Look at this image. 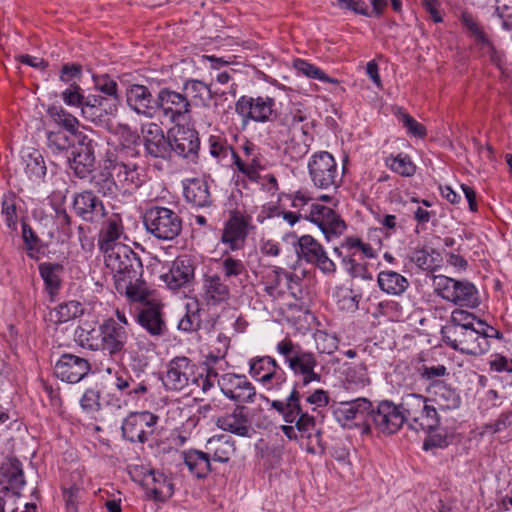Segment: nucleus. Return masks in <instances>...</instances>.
<instances>
[{"instance_id": "nucleus-1", "label": "nucleus", "mask_w": 512, "mask_h": 512, "mask_svg": "<svg viewBox=\"0 0 512 512\" xmlns=\"http://www.w3.org/2000/svg\"><path fill=\"white\" fill-rule=\"evenodd\" d=\"M276 351L284 357L293 374L301 377L303 386L321 381V375L315 371L318 362L314 353L302 349L299 344L288 338L277 343Z\"/></svg>"}, {"instance_id": "nucleus-2", "label": "nucleus", "mask_w": 512, "mask_h": 512, "mask_svg": "<svg viewBox=\"0 0 512 512\" xmlns=\"http://www.w3.org/2000/svg\"><path fill=\"white\" fill-rule=\"evenodd\" d=\"M143 224L148 233L158 240L171 241L182 230V219L172 209L162 206L148 208L143 216Z\"/></svg>"}, {"instance_id": "nucleus-3", "label": "nucleus", "mask_w": 512, "mask_h": 512, "mask_svg": "<svg viewBox=\"0 0 512 512\" xmlns=\"http://www.w3.org/2000/svg\"><path fill=\"white\" fill-rule=\"evenodd\" d=\"M249 375L267 392L279 396L287 387V377L271 356H256L249 360Z\"/></svg>"}, {"instance_id": "nucleus-4", "label": "nucleus", "mask_w": 512, "mask_h": 512, "mask_svg": "<svg viewBox=\"0 0 512 512\" xmlns=\"http://www.w3.org/2000/svg\"><path fill=\"white\" fill-rule=\"evenodd\" d=\"M107 269L113 275L115 284L134 279L143 274V266L138 255L128 245H118L102 252Z\"/></svg>"}, {"instance_id": "nucleus-5", "label": "nucleus", "mask_w": 512, "mask_h": 512, "mask_svg": "<svg viewBox=\"0 0 512 512\" xmlns=\"http://www.w3.org/2000/svg\"><path fill=\"white\" fill-rule=\"evenodd\" d=\"M282 126L288 135H283L279 140L286 144L285 150L290 152L292 157L301 158L309 148V123L306 115L299 109L292 110L283 117Z\"/></svg>"}, {"instance_id": "nucleus-6", "label": "nucleus", "mask_w": 512, "mask_h": 512, "mask_svg": "<svg viewBox=\"0 0 512 512\" xmlns=\"http://www.w3.org/2000/svg\"><path fill=\"white\" fill-rule=\"evenodd\" d=\"M128 331L123 324L115 322L114 318H108L102 322L101 352L106 362L100 361L99 371L112 372L111 364L123 352L128 341Z\"/></svg>"}, {"instance_id": "nucleus-7", "label": "nucleus", "mask_w": 512, "mask_h": 512, "mask_svg": "<svg viewBox=\"0 0 512 512\" xmlns=\"http://www.w3.org/2000/svg\"><path fill=\"white\" fill-rule=\"evenodd\" d=\"M308 171L314 186L319 189H336L341 181L337 163L327 151L312 155L308 162Z\"/></svg>"}, {"instance_id": "nucleus-8", "label": "nucleus", "mask_w": 512, "mask_h": 512, "mask_svg": "<svg viewBox=\"0 0 512 512\" xmlns=\"http://www.w3.org/2000/svg\"><path fill=\"white\" fill-rule=\"evenodd\" d=\"M443 341L452 349L472 356H481L490 348L487 333L479 323L475 327L463 331L460 328L452 335L443 338Z\"/></svg>"}, {"instance_id": "nucleus-9", "label": "nucleus", "mask_w": 512, "mask_h": 512, "mask_svg": "<svg viewBox=\"0 0 512 512\" xmlns=\"http://www.w3.org/2000/svg\"><path fill=\"white\" fill-rule=\"evenodd\" d=\"M125 150L119 151L115 158H108L105 169L111 172L119 189L132 192L143 183L138 164L124 157Z\"/></svg>"}, {"instance_id": "nucleus-10", "label": "nucleus", "mask_w": 512, "mask_h": 512, "mask_svg": "<svg viewBox=\"0 0 512 512\" xmlns=\"http://www.w3.org/2000/svg\"><path fill=\"white\" fill-rule=\"evenodd\" d=\"M295 251L300 260L314 265L325 275H334L337 267L329 258L324 247L311 235H303L295 244Z\"/></svg>"}, {"instance_id": "nucleus-11", "label": "nucleus", "mask_w": 512, "mask_h": 512, "mask_svg": "<svg viewBox=\"0 0 512 512\" xmlns=\"http://www.w3.org/2000/svg\"><path fill=\"white\" fill-rule=\"evenodd\" d=\"M196 364L187 357H175L167 366L164 385L167 389L182 391L190 386L196 388Z\"/></svg>"}, {"instance_id": "nucleus-12", "label": "nucleus", "mask_w": 512, "mask_h": 512, "mask_svg": "<svg viewBox=\"0 0 512 512\" xmlns=\"http://www.w3.org/2000/svg\"><path fill=\"white\" fill-rule=\"evenodd\" d=\"M218 386L225 397L236 403H253L257 397L256 388L244 374H222Z\"/></svg>"}, {"instance_id": "nucleus-13", "label": "nucleus", "mask_w": 512, "mask_h": 512, "mask_svg": "<svg viewBox=\"0 0 512 512\" xmlns=\"http://www.w3.org/2000/svg\"><path fill=\"white\" fill-rule=\"evenodd\" d=\"M275 106L274 98L268 96H241L235 104V110L244 121L267 122L276 116Z\"/></svg>"}, {"instance_id": "nucleus-14", "label": "nucleus", "mask_w": 512, "mask_h": 512, "mask_svg": "<svg viewBox=\"0 0 512 512\" xmlns=\"http://www.w3.org/2000/svg\"><path fill=\"white\" fill-rule=\"evenodd\" d=\"M158 417L151 412L130 413L122 423V434L125 439L135 443H144L154 433Z\"/></svg>"}, {"instance_id": "nucleus-15", "label": "nucleus", "mask_w": 512, "mask_h": 512, "mask_svg": "<svg viewBox=\"0 0 512 512\" xmlns=\"http://www.w3.org/2000/svg\"><path fill=\"white\" fill-rule=\"evenodd\" d=\"M305 218L318 226L328 242L338 238L346 230V224L341 217L332 208L321 204H312Z\"/></svg>"}, {"instance_id": "nucleus-16", "label": "nucleus", "mask_w": 512, "mask_h": 512, "mask_svg": "<svg viewBox=\"0 0 512 512\" xmlns=\"http://www.w3.org/2000/svg\"><path fill=\"white\" fill-rule=\"evenodd\" d=\"M404 413L400 405L392 401H381L377 409H370V417L375 427L386 434L396 433L404 424Z\"/></svg>"}, {"instance_id": "nucleus-17", "label": "nucleus", "mask_w": 512, "mask_h": 512, "mask_svg": "<svg viewBox=\"0 0 512 512\" xmlns=\"http://www.w3.org/2000/svg\"><path fill=\"white\" fill-rule=\"evenodd\" d=\"M142 142L146 155L168 159L172 154L170 138L164 135L162 128L156 123H146L141 126Z\"/></svg>"}, {"instance_id": "nucleus-18", "label": "nucleus", "mask_w": 512, "mask_h": 512, "mask_svg": "<svg viewBox=\"0 0 512 512\" xmlns=\"http://www.w3.org/2000/svg\"><path fill=\"white\" fill-rule=\"evenodd\" d=\"M243 157L237 153L232 154L233 164L237 171L251 182L258 183L261 179L260 172L264 170L263 156L259 148L251 142L246 141L243 146Z\"/></svg>"}, {"instance_id": "nucleus-19", "label": "nucleus", "mask_w": 512, "mask_h": 512, "mask_svg": "<svg viewBox=\"0 0 512 512\" xmlns=\"http://www.w3.org/2000/svg\"><path fill=\"white\" fill-rule=\"evenodd\" d=\"M160 109L165 118L171 122L183 119L190 112V102L186 95L163 88L157 96V110Z\"/></svg>"}, {"instance_id": "nucleus-20", "label": "nucleus", "mask_w": 512, "mask_h": 512, "mask_svg": "<svg viewBox=\"0 0 512 512\" xmlns=\"http://www.w3.org/2000/svg\"><path fill=\"white\" fill-rule=\"evenodd\" d=\"M90 364L84 358L63 354L54 365V374L63 382L77 383L89 372Z\"/></svg>"}, {"instance_id": "nucleus-21", "label": "nucleus", "mask_w": 512, "mask_h": 512, "mask_svg": "<svg viewBox=\"0 0 512 512\" xmlns=\"http://www.w3.org/2000/svg\"><path fill=\"white\" fill-rule=\"evenodd\" d=\"M170 134L172 152L190 160L197 157L200 141L196 130L185 126H176L170 130Z\"/></svg>"}, {"instance_id": "nucleus-22", "label": "nucleus", "mask_w": 512, "mask_h": 512, "mask_svg": "<svg viewBox=\"0 0 512 512\" xmlns=\"http://www.w3.org/2000/svg\"><path fill=\"white\" fill-rule=\"evenodd\" d=\"M118 107V104L100 97V94H88L81 115L92 123L103 125L117 114Z\"/></svg>"}, {"instance_id": "nucleus-23", "label": "nucleus", "mask_w": 512, "mask_h": 512, "mask_svg": "<svg viewBox=\"0 0 512 512\" xmlns=\"http://www.w3.org/2000/svg\"><path fill=\"white\" fill-rule=\"evenodd\" d=\"M372 403L367 398H356L350 401H341L334 409L336 420L343 427H351L356 420H363L370 415Z\"/></svg>"}, {"instance_id": "nucleus-24", "label": "nucleus", "mask_w": 512, "mask_h": 512, "mask_svg": "<svg viewBox=\"0 0 512 512\" xmlns=\"http://www.w3.org/2000/svg\"><path fill=\"white\" fill-rule=\"evenodd\" d=\"M127 105L137 114L153 118L157 112V101L153 100L150 90L139 84H133L126 90Z\"/></svg>"}, {"instance_id": "nucleus-25", "label": "nucleus", "mask_w": 512, "mask_h": 512, "mask_svg": "<svg viewBox=\"0 0 512 512\" xmlns=\"http://www.w3.org/2000/svg\"><path fill=\"white\" fill-rule=\"evenodd\" d=\"M216 426L240 437H249L253 430L247 409L243 405H237L232 412L220 416L216 420Z\"/></svg>"}, {"instance_id": "nucleus-26", "label": "nucleus", "mask_w": 512, "mask_h": 512, "mask_svg": "<svg viewBox=\"0 0 512 512\" xmlns=\"http://www.w3.org/2000/svg\"><path fill=\"white\" fill-rule=\"evenodd\" d=\"M79 146L70 161V167L80 178H85L95 164L94 143L86 135L78 136Z\"/></svg>"}, {"instance_id": "nucleus-27", "label": "nucleus", "mask_w": 512, "mask_h": 512, "mask_svg": "<svg viewBox=\"0 0 512 512\" xmlns=\"http://www.w3.org/2000/svg\"><path fill=\"white\" fill-rule=\"evenodd\" d=\"M427 393L429 401L436 406L438 413L439 411L455 410L461 404V398L456 390L442 381L430 383Z\"/></svg>"}, {"instance_id": "nucleus-28", "label": "nucleus", "mask_w": 512, "mask_h": 512, "mask_svg": "<svg viewBox=\"0 0 512 512\" xmlns=\"http://www.w3.org/2000/svg\"><path fill=\"white\" fill-rule=\"evenodd\" d=\"M202 296L207 305H220L230 299V288L220 274H205L202 280Z\"/></svg>"}, {"instance_id": "nucleus-29", "label": "nucleus", "mask_w": 512, "mask_h": 512, "mask_svg": "<svg viewBox=\"0 0 512 512\" xmlns=\"http://www.w3.org/2000/svg\"><path fill=\"white\" fill-rule=\"evenodd\" d=\"M73 208L76 214L87 222H97L106 216L102 201L90 191L78 194L74 198Z\"/></svg>"}, {"instance_id": "nucleus-30", "label": "nucleus", "mask_w": 512, "mask_h": 512, "mask_svg": "<svg viewBox=\"0 0 512 512\" xmlns=\"http://www.w3.org/2000/svg\"><path fill=\"white\" fill-rule=\"evenodd\" d=\"M123 234L124 229L120 215L117 213L106 215L105 220L102 223L98 239V245L101 252L115 248L118 245H124L120 242Z\"/></svg>"}, {"instance_id": "nucleus-31", "label": "nucleus", "mask_w": 512, "mask_h": 512, "mask_svg": "<svg viewBox=\"0 0 512 512\" xmlns=\"http://www.w3.org/2000/svg\"><path fill=\"white\" fill-rule=\"evenodd\" d=\"M167 287L179 290L188 286L194 279V267L190 260L177 258L172 262L169 271L161 276Z\"/></svg>"}, {"instance_id": "nucleus-32", "label": "nucleus", "mask_w": 512, "mask_h": 512, "mask_svg": "<svg viewBox=\"0 0 512 512\" xmlns=\"http://www.w3.org/2000/svg\"><path fill=\"white\" fill-rule=\"evenodd\" d=\"M247 235V221L242 216L233 215L226 222L220 240L230 251H237L244 247Z\"/></svg>"}, {"instance_id": "nucleus-33", "label": "nucleus", "mask_w": 512, "mask_h": 512, "mask_svg": "<svg viewBox=\"0 0 512 512\" xmlns=\"http://www.w3.org/2000/svg\"><path fill=\"white\" fill-rule=\"evenodd\" d=\"M293 280V275L282 268L268 270L262 280L265 293L273 300L282 298Z\"/></svg>"}, {"instance_id": "nucleus-34", "label": "nucleus", "mask_w": 512, "mask_h": 512, "mask_svg": "<svg viewBox=\"0 0 512 512\" xmlns=\"http://www.w3.org/2000/svg\"><path fill=\"white\" fill-rule=\"evenodd\" d=\"M138 323L151 335L160 336L166 331L161 307L158 304L148 302L138 314Z\"/></svg>"}, {"instance_id": "nucleus-35", "label": "nucleus", "mask_w": 512, "mask_h": 512, "mask_svg": "<svg viewBox=\"0 0 512 512\" xmlns=\"http://www.w3.org/2000/svg\"><path fill=\"white\" fill-rule=\"evenodd\" d=\"M283 391H288L283 400H273L271 407L274 408L284 419L286 423H293L296 417L303 410L300 404V393L296 387H287Z\"/></svg>"}, {"instance_id": "nucleus-36", "label": "nucleus", "mask_w": 512, "mask_h": 512, "mask_svg": "<svg viewBox=\"0 0 512 512\" xmlns=\"http://www.w3.org/2000/svg\"><path fill=\"white\" fill-rule=\"evenodd\" d=\"M205 449L210 460L227 463L234 455L235 441L227 435H215L206 442Z\"/></svg>"}, {"instance_id": "nucleus-37", "label": "nucleus", "mask_w": 512, "mask_h": 512, "mask_svg": "<svg viewBox=\"0 0 512 512\" xmlns=\"http://www.w3.org/2000/svg\"><path fill=\"white\" fill-rule=\"evenodd\" d=\"M144 483L155 500L163 501L173 495V484L159 471L149 470L144 475Z\"/></svg>"}, {"instance_id": "nucleus-38", "label": "nucleus", "mask_w": 512, "mask_h": 512, "mask_svg": "<svg viewBox=\"0 0 512 512\" xmlns=\"http://www.w3.org/2000/svg\"><path fill=\"white\" fill-rule=\"evenodd\" d=\"M117 292L121 295H125L131 302H150L149 290L146 282L142 279V276H138L134 279H127L119 281L115 284Z\"/></svg>"}, {"instance_id": "nucleus-39", "label": "nucleus", "mask_w": 512, "mask_h": 512, "mask_svg": "<svg viewBox=\"0 0 512 512\" xmlns=\"http://www.w3.org/2000/svg\"><path fill=\"white\" fill-rule=\"evenodd\" d=\"M75 341L84 349L101 352L102 323L96 328L84 322L75 330Z\"/></svg>"}, {"instance_id": "nucleus-40", "label": "nucleus", "mask_w": 512, "mask_h": 512, "mask_svg": "<svg viewBox=\"0 0 512 512\" xmlns=\"http://www.w3.org/2000/svg\"><path fill=\"white\" fill-rule=\"evenodd\" d=\"M377 283L381 291L394 296L402 295L409 287L407 278L393 270L381 271Z\"/></svg>"}, {"instance_id": "nucleus-41", "label": "nucleus", "mask_w": 512, "mask_h": 512, "mask_svg": "<svg viewBox=\"0 0 512 512\" xmlns=\"http://www.w3.org/2000/svg\"><path fill=\"white\" fill-rule=\"evenodd\" d=\"M185 465L197 478H205L211 472V460L207 452L190 449L182 452Z\"/></svg>"}, {"instance_id": "nucleus-42", "label": "nucleus", "mask_w": 512, "mask_h": 512, "mask_svg": "<svg viewBox=\"0 0 512 512\" xmlns=\"http://www.w3.org/2000/svg\"><path fill=\"white\" fill-rule=\"evenodd\" d=\"M184 196L189 203L197 207H206L211 203L209 187L204 180H189L184 187Z\"/></svg>"}, {"instance_id": "nucleus-43", "label": "nucleus", "mask_w": 512, "mask_h": 512, "mask_svg": "<svg viewBox=\"0 0 512 512\" xmlns=\"http://www.w3.org/2000/svg\"><path fill=\"white\" fill-rule=\"evenodd\" d=\"M477 321H481L478 319L474 314L462 310V309H455L451 313L450 322L443 326L441 329V335L442 339L450 336L454 333V331L460 330L462 328L463 330L475 327L477 325Z\"/></svg>"}, {"instance_id": "nucleus-44", "label": "nucleus", "mask_w": 512, "mask_h": 512, "mask_svg": "<svg viewBox=\"0 0 512 512\" xmlns=\"http://www.w3.org/2000/svg\"><path fill=\"white\" fill-rule=\"evenodd\" d=\"M22 159L27 177L33 182L42 181L46 175V165L42 154L38 150L32 149L25 152Z\"/></svg>"}, {"instance_id": "nucleus-45", "label": "nucleus", "mask_w": 512, "mask_h": 512, "mask_svg": "<svg viewBox=\"0 0 512 512\" xmlns=\"http://www.w3.org/2000/svg\"><path fill=\"white\" fill-rule=\"evenodd\" d=\"M0 475L11 488H21L25 484L22 464L15 457H7L2 462Z\"/></svg>"}, {"instance_id": "nucleus-46", "label": "nucleus", "mask_w": 512, "mask_h": 512, "mask_svg": "<svg viewBox=\"0 0 512 512\" xmlns=\"http://www.w3.org/2000/svg\"><path fill=\"white\" fill-rule=\"evenodd\" d=\"M82 314V307L78 301H68L51 309L47 319L53 324L66 323Z\"/></svg>"}, {"instance_id": "nucleus-47", "label": "nucleus", "mask_w": 512, "mask_h": 512, "mask_svg": "<svg viewBox=\"0 0 512 512\" xmlns=\"http://www.w3.org/2000/svg\"><path fill=\"white\" fill-rule=\"evenodd\" d=\"M453 304L474 308L478 306V292L476 287L467 281L456 280Z\"/></svg>"}, {"instance_id": "nucleus-48", "label": "nucleus", "mask_w": 512, "mask_h": 512, "mask_svg": "<svg viewBox=\"0 0 512 512\" xmlns=\"http://www.w3.org/2000/svg\"><path fill=\"white\" fill-rule=\"evenodd\" d=\"M94 88L100 92V97L109 100L115 104H120V96L118 93V84L109 75H93Z\"/></svg>"}, {"instance_id": "nucleus-49", "label": "nucleus", "mask_w": 512, "mask_h": 512, "mask_svg": "<svg viewBox=\"0 0 512 512\" xmlns=\"http://www.w3.org/2000/svg\"><path fill=\"white\" fill-rule=\"evenodd\" d=\"M420 415L414 419V423L424 431H431L439 424V414L436 406L429 401V396L425 398L420 407Z\"/></svg>"}, {"instance_id": "nucleus-50", "label": "nucleus", "mask_w": 512, "mask_h": 512, "mask_svg": "<svg viewBox=\"0 0 512 512\" xmlns=\"http://www.w3.org/2000/svg\"><path fill=\"white\" fill-rule=\"evenodd\" d=\"M385 165L402 177H412L416 173V165L411 157L404 153L390 155L385 158Z\"/></svg>"}, {"instance_id": "nucleus-51", "label": "nucleus", "mask_w": 512, "mask_h": 512, "mask_svg": "<svg viewBox=\"0 0 512 512\" xmlns=\"http://www.w3.org/2000/svg\"><path fill=\"white\" fill-rule=\"evenodd\" d=\"M218 268L222 273V278L230 280L233 278H239L241 275L246 274V266L241 259H237L224 252L223 257L218 261Z\"/></svg>"}, {"instance_id": "nucleus-52", "label": "nucleus", "mask_w": 512, "mask_h": 512, "mask_svg": "<svg viewBox=\"0 0 512 512\" xmlns=\"http://www.w3.org/2000/svg\"><path fill=\"white\" fill-rule=\"evenodd\" d=\"M201 308L196 299H191L186 303V314L180 319L178 328L185 332H193L199 329L201 325Z\"/></svg>"}, {"instance_id": "nucleus-53", "label": "nucleus", "mask_w": 512, "mask_h": 512, "mask_svg": "<svg viewBox=\"0 0 512 512\" xmlns=\"http://www.w3.org/2000/svg\"><path fill=\"white\" fill-rule=\"evenodd\" d=\"M48 116L58 126L63 127L68 132L75 134L79 125L78 119L62 106L52 105L47 109Z\"/></svg>"}, {"instance_id": "nucleus-54", "label": "nucleus", "mask_w": 512, "mask_h": 512, "mask_svg": "<svg viewBox=\"0 0 512 512\" xmlns=\"http://www.w3.org/2000/svg\"><path fill=\"white\" fill-rule=\"evenodd\" d=\"M61 266L52 263H41L39 265L40 275L45 283L47 292L51 297H54L60 288V277L59 272Z\"/></svg>"}, {"instance_id": "nucleus-55", "label": "nucleus", "mask_w": 512, "mask_h": 512, "mask_svg": "<svg viewBox=\"0 0 512 512\" xmlns=\"http://www.w3.org/2000/svg\"><path fill=\"white\" fill-rule=\"evenodd\" d=\"M345 381L352 389H363L371 384L367 367L360 363L349 367L345 373Z\"/></svg>"}, {"instance_id": "nucleus-56", "label": "nucleus", "mask_w": 512, "mask_h": 512, "mask_svg": "<svg viewBox=\"0 0 512 512\" xmlns=\"http://www.w3.org/2000/svg\"><path fill=\"white\" fill-rule=\"evenodd\" d=\"M425 398L426 397L416 393L406 394L402 397L399 405L401 410L405 412L404 421L410 420L414 422L415 417L420 415V407L423 405Z\"/></svg>"}, {"instance_id": "nucleus-57", "label": "nucleus", "mask_w": 512, "mask_h": 512, "mask_svg": "<svg viewBox=\"0 0 512 512\" xmlns=\"http://www.w3.org/2000/svg\"><path fill=\"white\" fill-rule=\"evenodd\" d=\"M91 183L95 190L103 196H113L119 189L113 175L107 170V173H99L93 176Z\"/></svg>"}, {"instance_id": "nucleus-58", "label": "nucleus", "mask_w": 512, "mask_h": 512, "mask_svg": "<svg viewBox=\"0 0 512 512\" xmlns=\"http://www.w3.org/2000/svg\"><path fill=\"white\" fill-rule=\"evenodd\" d=\"M456 280L444 275H437L433 278V289L435 294L442 299L453 303Z\"/></svg>"}, {"instance_id": "nucleus-59", "label": "nucleus", "mask_w": 512, "mask_h": 512, "mask_svg": "<svg viewBox=\"0 0 512 512\" xmlns=\"http://www.w3.org/2000/svg\"><path fill=\"white\" fill-rule=\"evenodd\" d=\"M207 368L205 372L196 371V388L203 393L209 392L218 383L219 375L217 371L212 367L215 363L207 360L205 361Z\"/></svg>"}, {"instance_id": "nucleus-60", "label": "nucleus", "mask_w": 512, "mask_h": 512, "mask_svg": "<svg viewBox=\"0 0 512 512\" xmlns=\"http://www.w3.org/2000/svg\"><path fill=\"white\" fill-rule=\"evenodd\" d=\"M294 68L296 71L308 78L317 79L322 82L337 83L335 79L330 78L320 68L308 63L305 60L297 59L294 61Z\"/></svg>"}, {"instance_id": "nucleus-61", "label": "nucleus", "mask_w": 512, "mask_h": 512, "mask_svg": "<svg viewBox=\"0 0 512 512\" xmlns=\"http://www.w3.org/2000/svg\"><path fill=\"white\" fill-rule=\"evenodd\" d=\"M86 96L82 88L77 82L71 83L65 90L61 92V98L65 105L82 109Z\"/></svg>"}, {"instance_id": "nucleus-62", "label": "nucleus", "mask_w": 512, "mask_h": 512, "mask_svg": "<svg viewBox=\"0 0 512 512\" xmlns=\"http://www.w3.org/2000/svg\"><path fill=\"white\" fill-rule=\"evenodd\" d=\"M338 307L346 312H355L358 309L361 296L355 294L352 289L339 288L336 292Z\"/></svg>"}, {"instance_id": "nucleus-63", "label": "nucleus", "mask_w": 512, "mask_h": 512, "mask_svg": "<svg viewBox=\"0 0 512 512\" xmlns=\"http://www.w3.org/2000/svg\"><path fill=\"white\" fill-rule=\"evenodd\" d=\"M210 154L218 161H222L228 156L232 157L236 153L227 141L219 136H211L209 138Z\"/></svg>"}, {"instance_id": "nucleus-64", "label": "nucleus", "mask_w": 512, "mask_h": 512, "mask_svg": "<svg viewBox=\"0 0 512 512\" xmlns=\"http://www.w3.org/2000/svg\"><path fill=\"white\" fill-rule=\"evenodd\" d=\"M2 215L5 218L6 225L15 230L18 224V215L15 197L13 195H6L2 201Z\"/></svg>"}]
</instances>
